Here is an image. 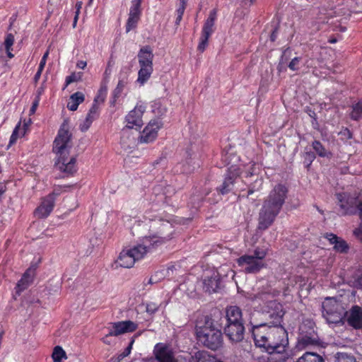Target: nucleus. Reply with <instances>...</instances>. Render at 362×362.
<instances>
[{
	"label": "nucleus",
	"instance_id": "52",
	"mask_svg": "<svg viewBox=\"0 0 362 362\" xmlns=\"http://www.w3.org/2000/svg\"><path fill=\"white\" fill-rule=\"evenodd\" d=\"M354 235L362 241V224L354 230Z\"/></svg>",
	"mask_w": 362,
	"mask_h": 362
},
{
	"label": "nucleus",
	"instance_id": "26",
	"mask_svg": "<svg viewBox=\"0 0 362 362\" xmlns=\"http://www.w3.org/2000/svg\"><path fill=\"white\" fill-rule=\"evenodd\" d=\"M185 154L187 158L185 163H182V173L189 174L199 167V163L196 160L195 156H193L194 153L191 152V150H187Z\"/></svg>",
	"mask_w": 362,
	"mask_h": 362
},
{
	"label": "nucleus",
	"instance_id": "55",
	"mask_svg": "<svg viewBox=\"0 0 362 362\" xmlns=\"http://www.w3.org/2000/svg\"><path fill=\"white\" fill-rule=\"evenodd\" d=\"M87 66L86 61H78L76 64V67L78 69H84Z\"/></svg>",
	"mask_w": 362,
	"mask_h": 362
},
{
	"label": "nucleus",
	"instance_id": "42",
	"mask_svg": "<svg viewBox=\"0 0 362 362\" xmlns=\"http://www.w3.org/2000/svg\"><path fill=\"white\" fill-rule=\"evenodd\" d=\"M301 62V58L299 57H296L291 59V61L288 63V67L290 70L296 71L300 69V64Z\"/></svg>",
	"mask_w": 362,
	"mask_h": 362
},
{
	"label": "nucleus",
	"instance_id": "20",
	"mask_svg": "<svg viewBox=\"0 0 362 362\" xmlns=\"http://www.w3.org/2000/svg\"><path fill=\"white\" fill-rule=\"evenodd\" d=\"M215 356L210 355L208 352L202 351H197L194 356L190 353H186L182 356V362H218Z\"/></svg>",
	"mask_w": 362,
	"mask_h": 362
},
{
	"label": "nucleus",
	"instance_id": "36",
	"mask_svg": "<svg viewBox=\"0 0 362 362\" xmlns=\"http://www.w3.org/2000/svg\"><path fill=\"white\" fill-rule=\"evenodd\" d=\"M15 38L13 34L8 33L6 35L4 40V46L7 55L10 59L13 57V54L11 53V50Z\"/></svg>",
	"mask_w": 362,
	"mask_h": 362
},
{
	"label": "nucleus",
	"instance_id": "9",
	"mask_svg": "<svg viewBox=\"0 0 362 362\" xmlns=\"http://www.w3.org/2000/svg\"><path fill=\"white\" fill-rule=\"evenodd\" d=\"M268 322H267L269 326H282L281 322L284 311L283 305L277 300H270L268 302Z\"/></svg>",
	"mask_w": 362,
	"mask_h": 362
},
{
	"label": "nucleus",
	"instance_id": "62",
	"mask_svg": "<svg viewBox=\"0 0 362 362\" xmlns=\"http://www.w3.org/2000/svg\"><path fill=\"white\" fill-rule=\"evenodd\" d=\"M78 11L76 12V15L74 17V23H73V27L75 28L77 23L78 18Z\"/></svg>",
	"mask_w": 362,
	"mask_h": 362
},
{
	"label": "nucleus",
	"instance_id": "54",
	"mask_svg": "<svg viewBox=\"0 0 362 362\" xmlns=\"http://www.w3.org/2000/svg\"><path fill=\"white\" fill-rule=\"evenodd\" d=\"M278 36V28H275L270 35V40L275 42Z\"/></svg>",
	"mask_w": 362,
	"mask_h": 362
},
{
	"label": "nucleus",
	"instance_id": "35",
	"mask_svg": "<svg viewBox=\"0 0 362 362\" xmlns=\"http://www.w3.org/2000/svg\"><path fill=\"white\" fill-rule=\"evenodd\" d=\"M128 83V81L119 79L118 83L112 93L113 100L111 102L112 105H115L117 98H118L121 95L122 93L123 92L124 89L126 88Z\"/></svg>",
	"mask_w": 362,
	"mask_h": 362
},
{
	"label": "nucleus",
	"instance_id": "48",
	"mask_svg": "<svg viewBox=\"0 0 362 362\" xmlns=\"http://www.w3.org/2000/svg\"><path fill=\"white\" fill-rule=\"evenodd\" d=\"M240 6L244 8H250L252 4H255V0H240Z\"/></svg>",
	"mask_w": 362,
	"mask_h": 362
},
{
	"label": "nucleus",
	"instance_id": "37",
	"mask_svg": "<svg viewBox=\"0 0 362 362\" xmlns=\"http://www.w3.org/2000/svg\"><path fill=\"white\" fill-rule=\"evenodd\" d=\"M107 93V87L106 85H102L99 89L97 95L95 96L93 105H98L103 103L106 98Z\"/></svg>",
	"mask_w": 362,
	"mask_h": 362
},
{
	"label": "nucleus",
	"instance_id": "61",
	"mask_svg": "<svg viewBox=\"0 0 362 362\" xmlns=\"http://www.w3.org/2000/svg\"><path fill=\"white\" fill-rule=\"evenodd\" d=\"M157 282V280L155 279V276H152L148 279L147 284H153Z\"/></svg>",
	"mask_w": 362,
	"mask_h": 362
},
{
	"label": "nucleus",
	"instance_id": "23",
	"mask_svg": "<svg viewBox=\"0 0 362 362\" xmlns=\"http://www.w3.org/2000/svg\"><path fill=\"white\" fill-rule=\"evenodd\" d=\"M35 274V268L33 267H30L26 270L21 280L17 284L16 293L19 294L29 286V285L33 282Z\"/></svg>",
	"mask_w": 362,
	"mask_h": 362
},
{
	"label": "nucleus",
	"instance_id": "2",
	"mask_svg": "<svg viewBox=\"0 0 362 362\" xmlns=\"http://www.w3.org/2000/svg\"><path fill=\"white\" fill-rule=\"evenodd\" d=\"M151 222L150 226L152 230H158V235L145 236L142 239V243L132 248H126L122 250L114 264L115 268L118 267L131 268L135 262L142 259L144 255L152 248L160 245L171 238L173 235V224L169 221H165L161 217L154 215L146 216Z\"/></svg>",
	"mask_w": 362,
	"mask_h": 362
},
{
	"label": "nucleus",
	"instance_id": "8",
	"mask_svg": "<svg viewBox=\"0 0 362 362\" xmlns=\"http://www.w3.org/2000/svg\"><path fill=\"white\" fill-rule=\"evenodd\" d=\"M242 173L241 169L236 165L229 167L224 175L222 184L216 187L218 193L221 195L228 194L233 189L236 179L240 176Z\"/></svg>",
	"mask_w": 362,
	"mask_h": 362
},
{
	"label": "nucleus",
	"instance_id": "46",
	"mask_svg": "<svg viewBox=\"0 0 362 362\" xmlns=\"http://www.w3.org/2000/svg\"><path fill=\"white\" fill-rule=\"evenodd\" d=\"M316 156L315 153L312 151H306L304 153V159L305 162L307 163V166H310L313 160L315 159Z\"/></svg>",
	"mask_w": 362,
	"mask_h": 362
},
{
	"label": "nucleus",
	"instance_id": "25",
	"mask_svg": "<svg viewBox=\"0 0 362 362\" xmlns=\"http://www.w3.org/2000/svg\"><path fill=\"white\" fill-rule=\"evenodd\" d=\"M56 167L61 171L68 174L76 172V158H71L69 160L64 157L59 158L55 163Z\"/></svg>",
	"mask_w": 362,
	"mask_h": 362
},
{
	"label": "nucleus",
	"instance_id": "49",
	"mask_svg": "<svg viewBox=\"0 0 362 362\" xmlns=\"http://www.w3.org/2000/svg\"><path fill=\"white\" fill-rule=\"evenodd\" d=\"M18 129H19V127L17 126L15 128V129L13 130V132L11 136V138H10V144H13L16 141V140L18 137Z\"/></svg>",
	"mask_w": 362,
	"mask_h": 362
},
{
	"label": "nucleus",
	"instance_id": "33",
	"mask_svg": "<svg viewBox=\"0 0 362 362\" xmlns=\"http://www.w3.org/2000/svg\"><path fill=\"white\" fill-rule=\"evenodd\" d=\"M152 72L153 67L140 66V69L138 73L137 81L143 85L148 80Z\"/></svg>",
	"mask_w": 362,
	"mask_h": 362
},
{
	"label": "nucleus",
	"instance_id": "59",
	"mask_svg": "<svg viewBox=\"0 0 362 362\" xmlns=\"http://www.w3.org/2000/svg\"><path fill=\"white\" fill-rule=\"evenodd\" d=\"M46 62L47 61H45V60L41 59L40 64H39L38 69L43 71L45 66L46 64Z\"/></svg>",
	"mask_w": 362,
	"mask_h": 362
},
{
	"label": "nucleus",
	"instance_id": "45",
	"mask_svg": "<svg viewBox=\"0 0 362 362\" xmlns=\"http://www.w3.org/2000/svg\"><path fill=\"white\" fill-rule=\"evenodd\" d=\"M252 257H255V259L261 260V262H263V259L267 256V252L264 250H260L259 248H256L254 250V253L252 255H251Z\"/></svg>",
	"mask_w": 362,
	"mask_h": 362
},
{
	"label": "nucleus",
	"instance_id": "43",
	"mask_svg": "<svg viewBox=\"0 0 362 362\" xmlns=\"http://www.w3.org/2000/svg\"><path fill=\"white\" fill-rule=\"evenodd\" d=\"M82 76L83 74L81 72L72 73L70 76L66 78V86H67L69 84L73 82L81 81L82 78Z\"/></svg>",
	"mask_w": 362,
	"mask_h": 362
},
{
	"label": "nucleus",
	"instance_id": "31",
	"mask_svg": "<svg viewBox=\"0 0 362 362\" xmlns=\"http://www.w3.org/2000/svg\"><path fill=\"white\" fill-rule=\"evenodd\" d=\"M296 362H325V360L316 353L305 352Z\"/></svg>",
	"mask_w": 362,
	"mask_h": 362
},
{
	"label": "nucleus",
	"instance_id": "29",
	"mask_svg": "<svg viewBox=\"0 0 362 362\" xmlns=\"http://www.w3.org/2000/svg\"><path fill=\"white\" fill-rule=\"evenodd\" d=\"M226 321H231V320L233 319L243 321L241 309L236 305H230L227 307L226 310Z\"/></svg>",
	"mask_w": 362,
	"mask_h": 362
},
{
	"label": "nucleus",
	"instance_id": "28",
	"mask_svg": "<svg viewBox=\"0 0 362 362\" xmlns=\"http://www.w3.org/2000/svg\"><path fill=\"white\" fill-rule=\"evenodd\" d=\"M85 100V95L81 92H76L72 94L67 103V108L71 111L77 110L78 105Z\"/></svg>",
	"mask_w": 362,
	"mask_h": 362
},
{
	"label": "nucleus",
	"instance_id": "19",
	"mask_svg": "<svg viewBox=\"0 0 362 362\" xmlns=\"http://www.w3.org/2000/svg\"><path fill=\"white\" fill-rule=\"evenodd\" d=\"M324 237L333 245V250L340 254H347L350 247L346 240L332 233H327Z\"/></svg>",
	"mask_w": 362,
	"mask_h": 362
},
{
	"label": "nucleus",
	"instance_id": "32",
	"mask_svg": "<svg viewBox=\"0 0 362 362\" xmlns=\"http://www.w3.org/2000/svg\"><path fill=\"white\" fill-rule=\"evenodd\" d=\"M349 116L354 121H358L362 119V100L351 106V112Z\"/></svg>",
	"mask_w": 362,
	"mask_h": 362
},
{
	"label": "nucleus",
	"instance_id": "16",
	"mask_svg": "<svg viewBox=\"0 0 362 362\" xmlns=\"http://www.w3.org/2000/svg\"><path fill=\"white\" fill-rule=\"evenodd\" d=\"M162 124L159 120H151L141 132L140 142L150 143L156 139L158 131L160 129Z\"/></svg>",
	"mask_w": 362,
	"mask_h": 362
},
{
	"label": "nucleus",
	"instance_id": "21",
	"mask_svg": "<svg viewBox=\"0 0 362 362\" xmlns=\"http://www.w3.org/2000/svg\"><path fill=\"white\" fill-rule=\"evenodd\" d=\"M217 18V11L216 9H212L210 11L209 16L202 29V35L210 37L215 31V22Z\"/></svg>",
	"mask_w": 362,
	"mask_h": 362
},
{
	"label": "nucleus",
	"instance_id": "22",
	"mask_svg": "<svg viewBox=\"0 0 362 362\" xmlns=\"http://www.w3.org/2000/svg\"><path fill=\"white\" fill-rule=\"evenodd\" d=\"M98 115L99 106L98 105H92L86 118L79 124L80 130L83 132H86Z\"/></svg>",
	"mask_w": 362,
	"mask_h": 362
},
{
	"label": "nucleus",
	"instance_id": "30",
	"mask_svg": "<svg viewBox=\"0 0 362 362\" xmlns=\"http://www.w3.org/2000/svg\"><path fill=\"white\" fill-rule=\"evenodd\" d=\"M152 112L156 117H162L167 112V103L163 100H155L151 105Z\"/></svg>",
	"mask_w": 362,
	"mask_h": 362
},
{
	"label": "nucleus",
	"instance_id": "1",
	"mask_svg": "<svg viewBox=\"0 0 362 362\" xmlns=\"http://www.w3.org/2000/svg\"><path fill=\"white\" fill-rule=\"evenodd\" d=\"M250 332L256 346L263 349L269 356L259 362H286L288 352V332L283 326H269L267 323L255 325L250 322Z\"/></svg>",
	"mask_w": 362,
	"mask_h": 362
},
{
	"label": "nucleus",
	"instance_id": "7",
	"mask_svg": "<svg viewBox=\"0 0 362 362\" xmlns=\"http://www.w3.org/2000/svg\"><path fill=\"white\" fill-rule=\"evenodd\" d=\"M69 129V120L64 119L54 141L53 151L61 156L71 146V134Z\"/></svg>",
	"mask_w": 362,
	"mask_h": 362
},
{
	"label": "nucleus",
	"instance_id": "60",
	"mask_svg": "<svg viewBox=\"0 0 362 362\" xmlns=\"http://www.w3.org/2000/svg\"><path fill=\"white\" fill-rule=\"evenodd\" d=\"M129 131V130H127V134H126V136H125V139H124V140H125V142H126V143H129V141H130L132 138L135 139L134 136H130ZM134 140L136 141V139H134Z\"/></svg>",
	"mask_w": 362,
	"mask_h": 362
},
{
	"label": "nucleus",
	"instance_id": "24",
	"mask_svg": "<svg viewBox=\"0 0 362 362\" xmlns=\"http://www.w3.org/2000/svg\"><path fill=\"white\" fill-rule=\"evenodd\" d=\"M138 59L140 66L153 67V54L149 47L146 46L140 49Z\"/></svg>",
	"mask_w": 362,
	"mask_h": 362
},
{
	"label": "nucleus",
	"instance_id": "58",
	"mask_svg": "<svg viewBox=\"0 0 362 362\" xmlns=\"http://www.w3.org/2000/svg\"><path fill=\"white\" fill-rule=\"evenodd\" d=\"M243 322V321H240V320H231V321H226V325H233V324H240V323H242Z\"/></svg>",
	"mask_w": 362,
	"mask_h": 362
},
{
	"label": "nucleus",
	"instance_id": "11",
	"mask_svg": "<svg viewBox=\"0 0 362 362\" xmlns=\"http://www.w3.org/2000/svg\"><path fill=\"white\" fill-rule=\"evenodd\" d=\"M310 326L305 330L306 326L303 325L300 327V333L298 339V343L300 346L305 347L310 345H318L320 344V339L315 327L311 322H309Z\"/></svg>",
	"mask_w": 362,
	"mask_h": 362
},
{
	"label": "nucleus",
	"instance_id": "40",
	"mask_svg": "<svg viewBox=\"0 0 362 362\" xmlns=\"http://www.w3.org/2000/svg\"><path fill=\"white\" fill-rule=\"evenodd\" d=\"M335 362H356L354 356L346 353H337Z\"/></svg>",
	"mask_w": 362,
	"mask_h": 362
},
{
	"label": "nucleus",
	"instance_id": "5",
	"mask_svg": "<svg viewBox=\"0 0 362 362\" xmlns=\"http://www.w3.org/2000/svg\"><path fill=\"white\" fill-rule=\"evenodd\" d=\"M146 106L144 103L139 101L136 103L134 108L129 111L124 117V127L122 130V137L120 144L125 149H130L135 145V140L132 138L129 143L125 142V136L127 134V130H139L144 124L143 115L146 111Z\"/></svg>",
	"mask_w": 362,
	"mask_h": 362
},
{
	"label": "nucleus",
	"instance_id": "39",
	"mask_svg": "<svg viewBox=\"0 0 362 362\" xmlns=\"http://www.w3.org/2000/svg\"><path fill=\"white\" fill-rule=\"evenodd\" d=\"M52 358L54 362H62L63 358H66V353L61 346H57L54 348Z\"/></svg>",
	"mask_w": 362,
	"mask_h": 362
},
{
	"label": "nucleus",
	"instance_id": "10",
	"mask_svg": "<svg viewBox=\"0 0 362 362\" xmlns=\"http://www.w3.org/2000/svg\"><path fill=\"white\" fill-rule=\"evenodd\" d=\"M237 264L239 267L244 268L246 274H256L259 272L264 266L263 262L255 259L249 255H244L237 259Z\"/></svg>",
	"mask_w": 362,
	"mask_h": 362
},
{
	"label": "nucleus",
	"instance_id": "64",
	"mask_svg": "<svg viewBox=\"0 0 362 362\" xmlns=\"http://www.w3.org/2000/svg\"><path fill=\"white\" fill-rule=\"evenodd\" d=\"M81 5H82V3L81 2H77L76 4V11H78V13L80 12V9L81 8Z\"/></svg>",
	"mask_w": 362,
	"mask_h": 362
},
{
	"label": "nucleus",
	"instance_id": "18",
	"mask_svg": "<svg viewBox=\"0 0 362 362\" xmlns=\"http://www.w3.org/2000/svg\"><path fill=\"white\" fill-rule=\"evenodd\" d=\"M226 336L233 342H239L244 338L245 327L243 322L240 324L226 325Z\"/></svg>",
	"mask_w": 362,
	"mask_h": 362
},
{
	"label": "nucleus",
	"instance_id": "53",
	"mask_svg": "<svg viewBox=\"0 0 362 362\" xmlns=\"http://www.w3.org/2000/svg\"><path fill=\"white\" fill-rule=\"evenodd\" d=\"M356 282L362 286V267H360L358 274H356Z\"/></svg>",
	"mask_w": 362,
	"mask_h": 362
},
{
	"label": "nucleus",
	"instance_id": "63",
	"mask_svg": "<svg viewBox=\"0 0 362 362\" xmlns=\"http://www.w3.org/2000/svg\"><path fill=\"white\" fill-rule=\"evenodd\" d=\"M43 91H44V88L42 87L40 88L37 90V95L36 96H39V98L40 99V95H42Z\"/></svg>",
	"mask_w": 362,
	"mask_h": 362
},
{
	"label": "nucleus",
	"instance_id": "47",
	"mask_svg": "<svg viewBox=\"0 0 362 362\" xmlns=\"http://www.w3.org/2000/svg\"><path fill=\"white\" fill-rule=\"evenodd\" d=\"M39 103H40V98H39V96H36L35 98V100L33 101V105H32V107H30V115H33L35 114L38 105H39Z\"/></svg>",
	"mask_w": 362,
	"mask_h": 362
},
{
	"label": "nucleus",
	"instance_id": "27",
	"mask_svg": "<svg viewBox=\"0 0 362 362\" xmlns=\"http://www.w3.org/2000/svg\"><path fill=\"white\" fill-rule=\"evenodd\" d=\"M204 289L209 293L216 292L219 287V278L218 275H214L210 277H205L203 281Z\"/></svg>",
	"mask_w": 362,
	"mask_h": 362
},
{
	"label": "nucleus",
	"instance_id": "14",
	"mask_svg": "<svg viewBox=\"0 0 362 362\" xmlns=\"http://www.w3.org/2000/svg\"><path fill=\"white\" fill-rule=\"evenodd\" d=\"M347 325L354 329H362V308L359 305H353L349 310H346L344 324Z\"/></svg>",
	"mask_w": 362,
	"mask_h": 362
},
{
	"label": "nucleus",
	"instance_id": "15",
	"mask_svg": "<svg viewBox=\"0 0 362 362\" xmlns=\"http://www.w3.org/2000/svg\"><path fill=\"white\" fill-rule=\"evenodd\" d=\"M141 0H133L132 1L125 26L127 33L134 30L137 27L141 14Z\"/></svg>",
	"mask_w": 362,
	"mask_h": 362
},
{
	"label": "nucleus",
	"instance_id": "3",
	"mask_svg": "<svg viewBox=\"0 0 362 362\" xmlns=\"http://www.w3.org/2000/svg\"><path fill=\"white\" fill-rule=\"evenodd\" d=\"M288 189L285 185L277 184L264 199L258 218V229L265 230L274 222L287 198Z\"/></svg>",
	"mask_w": 362,
	"mask_h": 362
},
{
	"label": "nucleus",
	"instance_id": "17",
	"mask_svg": "<svg viewBox=\"0 0 362 362\" xmlns=\"http://www.w3.org/2000/svg\"><path fill=\"white\" fill-rule=\"evenodd\" d=\"M138 327V325L131 320H124L112 324V327L106 337L110 336H118L128 332L135 331Z\"/></svg>",
	"mask_w": 362,
	"mask_h": 362
},
{
	"label": "nucleus",
	"instance_id": "50",
	"mask_svg": "<svg viewBox=\"0 0 362 362\" xmlns=\"http://www.w3.org/2000/svg\"><path fill=\"white\" fill-rule=\"evenodd\" d=\"M158 310V305L155 303H148L146 305V312L151 314L154 313Z\"/></svg>",
	"mask_w": 362,
	"mask_h": 362
},
{
	"label": "nucleus",
	"instance_id": "57",
	"mask_svg": "<svg viewBox=\"0 0 362 362\" xmlns=\"http://www.w3.org/2000/svg\"><path fill=\"white\" fill-rule=\"evenodd\" d=\"M42 72V70H40V69L37 70V71L35 74V77H34V80L35 82H37L38 80L40 79Z\"/></svg>",
	"mask_w": 362,
	"mask_h": 362
},
{
	"label": "nucleus",
	"instance_id": "4",
	"mask_svg": "<svg viewBox=\"0 0 362 362\" xmlns=\"http://www.w3.org/2000/svg\"><path fill=\"white\" fill-rule=\"evenodd\" d=\"M196 334L197 339L208 349L216 351L223 345L221 325L208 315L204 316L203 325H197Z\"/></svg>",
	"mask_w": 362,
	"mask_h": 362
},
{
	"label": "nucleus",
	"instance_id": "38",
	"mask_svg": "<svg viewBox=\"0 0 362 362\" xmlns=\"http://www.w3.org/2000/svg\"><path fill=\"white\" fill-rule=\"evenodd\" d=\"M269 296V293L267 292H259L256 294H251L248 297V299L253 302H269L268 297Z\"/></svg>",
	"mask_w": 362,
	"mask_h": 362
},
{
	"label": "nucleus",
	"instance_id": "56",
	"mask_svg": "<svg viewBox=\"0 0 362 362\" xmlns=\"http://www.w3.org/2000/svg\"><path fill=\"white\" fill-rule=\"evenodd\" d=\"M344 134L346 136L348 139H351L352 137V133L348 128H345L344 130Z\"/></svg>",
	"mask_w": 362,
	"mask_h": 362
},
{
	"label": "nucleus",
	"instance_id": "44",
	"mask_svg": "<svg viewBox=\"0 0 362 362\" xmlns=\"http://www.w3.org/2000/svg\"><path fill=\"white\" fill-rule=\"evenodd\" d=\"M209 39V37H206V36L201 35L200 38H199V42L197 46V49L199 52H203L206 49V48L208 47Z\"/></svg>",
	"mask_w": 362,
	"mask_h": 362
},
{
	"label": "nucleus",
	"instance_id": "6",
	"mask_svg": "<svg viewBox=\"0 0 362 362\" xmlns=\"http://www.w3.org/2000/svg\"><path fill=\"white\" fill-rule=\"evenodd\" d=\"M346 308L336 298L327 297L322 303V315L329 324H344Z\"/></svg>",
	"mask_w": 362,
	"mask_h": 362
},
{
	"label": "nucleus",
	"instance_id": "12",
	"mask_svg": "<svg viewBox=\"0 0 362 362\" xmlns=\"http://www.w3.org/2000/svg\"><path fill=\"white\" fill-rule=\"evenodd\" d=\"M59 194V192L54 190L52 193L44 197L40 206L35 209V215L39 218L47 217L54 209L56 197Z\"/></svg>",
	"mask_w": 362,
	"mask_h": 362
},
{
	"label": "nucleus",
	"instance_id": "51",
	"mask_svg": "<svg viewBox=\"0 0 362 362\" xmlns=\"http://www.w3.org/2000/svg\"><path fill=\"white\" fill-rule=\"evenodd\" d=\"M134 339H132L131 341V342L129 343V345L125 349V350L122 353V358H125L126 356H127L130 353H131V350H132V345L134 344Z\"/></svg>",
	"mask_w": 362,
	"mask_h": 362
},
{
	"label": "nucleus",
	"instance_id": "41",
	"mask_svg": "<svg viewBox=\"0 0 362 362\" xmlns=\"http://www.w3.org/2000/svg\"><path fill=\"white\" fill-rule=\"evenodd\" d=\"M130 73L131 67L129 66H122L119 72L118 79L129 82V76Z\"/></svg>",
	"mask_w": 362,
	"mask_h": 362
},
{
	"label": "nucleus",
	"instance_id": "34",
	"mask_svg": "<svg viewBox=\"0 0 362 362\" xmlns=\"http://www.w3.org/2000/svg\"><path fill=\"white\" fill-rule=\"evenodd\" d=\"M312 146L318 156L322 158L328 157L331 153L325 148L320 141L315 140L312 143Z\"/></svg>",
	"mask_w": 362,
	"mask_h": 362
},
{
	"label": "nucleus",
	"instance_id": "13",
	"mask_svg": "<svg viewBox=\"0 0 362 362\" xmlns=\"http://www.w3.org/2000/svg\"><path fill=\"white\" fill-rule=\"evenodd\" d=\"M153 354L158 362H177L175 358L174 353L172 349L168 344L158 343L156 344ZM146 362H156L153 358L148 359Z\"/></svg>",
	"mask_w": 362,
	"mask_h": 362
}]
</instances>
